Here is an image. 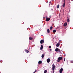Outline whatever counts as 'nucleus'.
<instances>
[{
    "mask_svg": "<svg viewBox=\"0 0 73 73\" xmlns=\"http://www.w3.org/2000/svg\"><path fill=\"white\" fill-rule=\"evenodd\" d=\"M58 59V60H57V62H59L60 61V60H61L62 59V57H59Z\"/></svg>",
    "mask_w": 73,
    "mask_h": 73,
    "instance_id": "nucleus-1",
    "label": "nucleus"
},
{
    "mask_svg": "<svg viewBox=\"0 0 73 73\" xmlns=\"http://www.w3.org/2000/svg\"><path fill=\"white\" fill-rule=\"evenodd\" d=\"M55 51L56 52H61V50L59 48H56L55 50Z\"/></svg>",
    "mask_w": 73,
    "mask_h": 73,
    "instance_id": "nucleus-2",
    "label": "nucleus"
},
{
    "mask_svg": "<svg viewBox=\"0 0 73 73\" xmlns=\"http://www.w3.org/2000/svg\"><path fill=\"white\" fill-rule=\"evenodd\" d=\"M52 70H54L55 69V65L54 64H52Z\"/></svg>",
    "mask_w": 73,
    "mask_h": 73,
    "instance_id": "nucleus-3",
    "label": "nucleus"
},
{
    "mask_svg": "<svg viewBox=\"0 0 73 73\" xmlns=\"http://www.w3.org/2000/svg\"><path fill=\"white\" fill-rule=\"evenodd\" d=\"M64 3L63 5H62V7H63L64 8L65 7V0H64Z\"/></svg>",
    "mask_w": 73,
    "mask_h": 73,
    "instance_id": "nucleus-4",
    "label": "nucleus"
},
{
    "mask_svg": "<svg viewBox=\"0 0 73 73\" xmlns=\"http://www.w3.org/2000/svg\"><path fill=\"white\" fill-rule=\"evenodd\" d=\"M50 61V58H48L47 59V62H48V63H49V62Z\"/></svg>",
    "mask_w": 73,
    "mask_h": 73,
    "instance_id": "nucleus-5",
    "label": "nucleus"
},
{
    "mask_svg": "<svg viewBox=\"0 0 73 73\" xmlns=\"http://www.w3.org/2000/svg\"><path fill=\"white\" fill-rule=\"evenodd\" d=\"M46 21L47 22L49 21L50 20V18H48L46 19Z\"/></svg>",
    "mask_w": 73,
    "mask_h": 73,
    "instance_id": "nucleus-6",
    "label": "nucleus"
},
{
    "mask_svg": "<svg viewBox=\"0 0 73 73\" xmlns=\"http://www.w3.org/2000/svg\"><path fill=\"white\" fill-rule=\"evenodd\" d=\"M44 42V40H42L40 41V43L41 44H43Z\"/></svg>",
    "mask_w": 73,
    "mask_h": 73,
    "instance_id": "nucleus-7",
    "label": "nucleus"
},
{
    "mask_svg": "<svg viewBox=\"0 0 73 73\" xmlns=\"http://www.w3.org/2000/svg\"><path fill=\"white\" fill-rule=\"evenodd\" d=\"M62 71H63V68H61L60 69L59 72L60 73H61L62 72Z\"/></svg>",
    "mask_w": 73,
    "mask_h": 73,
    "instance_id": "nucleus-8",
    "label": "nucleus"
},
{
    "mask_svg": "<svg viewBox=\"0 0 73 73\" xmlns=\"http://www.w3.org/2000/svg\"><path fill=\"white\" fill-rule=\"evenodd\" d=\"M29 40H31V41H32V40H33V38L31 37H29Z\"/></svg>",
    "mask_w": 73,
    "mask_h": 73,
    "instance_id": "nucleus-9",
    "label": "nucleus"
},
{
    "mask_svg": "<svg viewBox=\"0 0 73 73\" xmlns=\"http://www.w3.org/2000/svg\"><path fill=\"white\" fill-rule=\"evenodd\" d=\"M43 48V45H41V47L40 48V50H42V49Z\"/></svg>",
    "mask_w": 73,
    "mask_h": 73,
    "instance_id": "nucleus-10",
    "label": "nucleus"
},
{
    "mask_svg": "<svg viewBox=\"0 0 73 73\" xmlns=\"http://www.w3.org/2000/svg\"><path fill=\"white\" fill-rule=\"evenodd\" d=\"M47 32L48 33H50V30H49V29H48L47 30Z\"/></svg>",
    "mask_w": 73,
    "mask_h": 73,
    "instance_id": "nucleus-11",
    "label": "nucleus"
},
{
    "mask_svg": "<svg viewBox=\"0 0 73 73\" xmlns=\"http://www.w3.org/2000/svg\"><path fill=\"white\" fill-rule=\"evenodd\" d=\"M66 25H67V23H65L64 24V27H65V26H66Z\"/></svg>",
    "mask_w": 73,
    "mask_h": 73,
    "instance_id": "nucleus-12",
    "label": "nucleus"
},
{
    "mask_svg": "<svg viewBox=\"0 0 73 73\" xmlns=\"http://www.w3.org/2000/svg\"><path fill=\"white\" fill-rule=\"evenodd\" d=\"M25 51L27 53H28L29 52V51H28V50H27V49H25Z\"/></svg>",
    "mask_w": 73,
    "mask_h": 73,
    "instance_id": "nucleus-13",
    "label": "nucleus"
},
{
    "mask_svg": "<svg viewBox=\"0 0 73 73\" xmlns=\"http://www.w3.org/2000/svg\"><path fill=\"white\" fill-rule=\"evenodd\" d=\"M42 63V61H39L38 62V64H41Z\"/></svg>",
    "mask_w": 73,
    "mask_h": 73,
    "instance_id": "nucleus-14",
    "label": "nucleus"
},
{
    "mask_svg": "<svg viewBox=\"0 0 73 73\" xmlns=\"http://www.w3.org/2000/svg\"><path fill=\"white\" fill-rule=\"evenodd\" d=\"M70 21L69 20V18H68L67 19V23H69Z\"/></svg>",
    "mask_w": 73,
    "mask_h": 73,
    "instance_id": "nucleus-15",
    "label": "nucleus"
},
{
    "mask_svg": "<svg viewBox=\"0 0 73 73\" xmlns=\"http://www.w3.org/2000/svg\"><path fill=\"white\" fill-rule=\"evenodd\" d=\"M60 46V44H59V43H57L56 45V46L57 47H58Z\"/></svg>",
    "mask_w": 73,
    "mask_h": 73,
    "instance_id": "nucleus-16",
    "label": "nucleus"
},
{
    "mask_svg": "<svg viewBox=\"0 0 73 73\" xmlns=\"http://www.w3.org/2000/svg\"><path fill=\"white\" fill-rule=\"evenodd\" d=\"M53 33H56V30H54L53 31Z\"/></svg>",
    "mask_w": 73,
    "mask_h": 73,
    "instance_id": "nucleus-17",
    "label": "nucleus"
},
{
    "mask_svg": "<svg viewBox=\"0 0 73 73\" xmlns=\"http://www.w3.org/2000/svg\"><path fill=\"white\" fill-rule=\"evenodd\" d=\"M41 57L42 58H44V54H42Z\"/></svg>",
    "mask_w": 73,
    "mask_h": 73,
    "instance_id": "nucleus-18",
    "label": "nucleus"
},
{
    "mask_svg": "<svg viewBox=\"0 0 73 73\" xmlns=\"http://www.w3.org/2000/svg\"><path fill=\"white\" fill-rule=\"evenodd\" d=\"M52 29H53V27H52L51 26V27H50V30H52Z\"/></svg>",
    "mask_w": 73,
    "mask_h": 73,
    "instance_id": "nucleus-19",
    "label": "nucleus"
},
{
    "mask_svg": "<svg viewBox=\"0 0 73 73\" xmlns=\"http://www.w3.org/2000/svg\"><path fill=\"white\" fill-rule=\"evenodd\" d=\"M47 72V70H45L44 71V73H46Z\"/></svg>",
    "mask_w": 73,
    "mask_h": 73,
    "instance_id": "nucleus-20",
    "label": "nucleus"
},
{
    "mask_svg": "<svg viewBox=\"0 0 73 73\" xmlns=\"http://www.w3.org/2000/svg\"><path fill=\"white\" fill-rule=\"evenodd\" d=\"M59 6H60V5H57V8H58V9L59 8Z\"/></svg>",
    "mask_w": 73,
    "mask_h": 73,
    "instance_id": "nucleus-21",
    "label": "nucleus"
},
{
    "mask_svg": "<svg viewBox=\"0 0 73 73\" xmlns=\"http://www.w3.org/2000/svg\"><path fill=\"white\" fill-rule=\"evenodd\" d=\"M49 48H51V46H49Z\"/></svg>",
    "mask_w": 73,
    "mask_h": 73,
    "instance_id": "nucleus-22",
    "label": "nucleus"
},
{
    "mask_svg": "<svg viewBox=\"0 0 73 73\" xmlns=\"http://www.w3.org/2000/svg\"><path fill=\"white\" fill-rule=\"evenodd\" d=\"M71 63H73V60L71 61Z\"/></svg>",
    "mask_w": 73,
    "mask_h": 73,
    "instance_id": "nucleus-23",
    "label": "nucleus"
},
{
    "mask_svg": "<svg viewBox=\"0 0 73 73\" xmlns=\"http://www.w3.org/2000/svg\"><path fill=\"white\" fill-rule=\"evenodd\" d=\"M64 61H65V58H64Z\"/></svg>",
    "mask_w": 73,
    "mask_h": 73,
    "instance_id": "nucleus-24",
    "label": "nucleus"
},
{
    "mask_svg": "<svg viewBox=\"0 0 73 73\" xmlns=\"http://www.w3.org/2000/svg\"><path fill=\"white\" fill-rule=\"evenodd\" d=\"M35 72H37V70H35Z\"/></svg>",
    "mask_w": 73,
    "mask_h": 73,
    "instance_id": "nucleus-25",
    "label": "nucleus"
},
{
    "mask_svg": "<svg viewBox=\"0 0 73 73\" xmlns=\"http://www.w3.org/2000/svg\"><path fill=\"white\" fill-rule=\"evenodd\" d=\"M51 3V2L50 1V2H49V4H50Z\"/></svg>",
    "mask_w": 73,
    "mask_h": 73,
    "instance_id": "nucleus-26",
    "label": "nucleus"
},
{
    "mask_svg": "<svg viewBox=\"0 0 73 73\" xmlns=\"http://www.w3.org/2000/svg\"><path fill=\"white\" fill-rule=\"evenodd\" d=\"M50 51H52V49H50Z\"/></svg>",
    "mask_w": 73,
    "mask_h": 73,
    "instance_id": "nucleus-27",
    "label": "nucleus"
},
{
    "mask_svg": "<svg viewBox=\"0 0 73 73\" xmlns=\"http://www.w3.org/2000/svg\"><path fill=\"white\" fill-rule=\"evenodd\" d=\"M52 73H54V70H53V72H52Z\"/></svg>",
    "mask_w": 73,
    "mask_h": 73,
    "instance_id": "nucleus-28",
    "label": "nucleus"
},
{
    "mask_svg": "<svg viewBox=\"0 0 73 73\" xmlns=\"http://www.w3.org/2000/svg\"><path fill=\"white\" fill-rule=\"evenodd\" d=\"M36 73V72H35V71L33 72V73Z\"/></svg>",
    "mask_w": 73,
    "mask_h": 73,
    "instance_id": "nucleus-29",
    "label": "nucleus"
}]
</instances>
